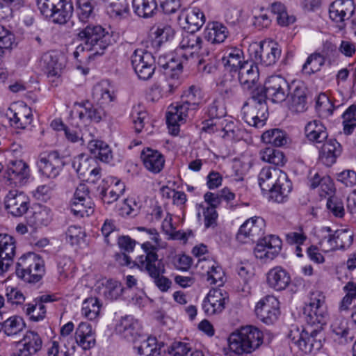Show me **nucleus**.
Here are the masks:
<instances>
[{
	"label": "nucleus",
	"mask_w": 356,
	"mask_h": 356,
	"mask_svg": "<svg viewBox=\"0 0 356 356\" xmlns=\"http://www.w3.org/2000/svg\"><path fill=\"white\" fill-rule=\"evenodd\" d=\"M303 314L309 326L300 332H297V336L294 335L292 340L302 352L309 354L320 350L323 346L321 330L327 318L325 296L323 292L317 290L309 292Z\"/></svg>",
	"instance_id": "nucleus-1"
},
{
	"label": "nucleus",
	"mask_w": 356,
	"mask_h": 356,
	"mask_svg": "<svg viewBox=\"0 0 356 356\" xmlns=\"http://www.w3.org/2000/svg\"><path fill=\"white\" fill-rule=\"evenodd\" d=\"M258 183L263 191L270 193L269 198L277 203L288 200L292 184L285 172L276 167H264L258 175Z\"/></svg>",
	"instance_id": "nucleus-2"
},
{
	"label": "nucleus",
	"mask_w": 356,
	"mask_h": 356,
	"mask_svg": "<svg viewBox=\"0 0 356 356\" xmlns=\"http://www.w3.org/2000/svg\"><path fill=\"white\" fill-rule=\"evenodd\" d=\"M77 37L84 41V44L78 45L73 52L76 59H78L80 54L86 50L91 51L88 57L102 55L109 44L110 35L99 25H87L79 31Z\"/></svg>",
	"instance_id": "nucleus-3"
},
{
	"label": "nucleus",
	"mask_w": 356,
	"mask_h": 356,
	"mask_svg": "<svg viewBox=\"0 0 356 356\" xmlns=\"http://www.w3.org/2000/svg\"><path fill=\"white\" fill-rule=\"evenodd\" d=\"M179 47L182 49L188 50V54L187 53L184 54L182 55L183 60L178 64L175 65V62L172 61L161 65L165 70H170L172 72L171 74H169V76L172 79L178 77L183 65L190 58L193 59L195 54H200L202 56L209 54V48L204 43L201 36L195 34V32H192V31L183 35Z\"/></svg>",
	"instance_id": "nucleus-4"
},
{
	"label": "nucleus",
	"mask_w": 356,
	"mask_h": 356,
	"mask_svg": "<svg viewBox=\"0 0 356 356\" xmlns=\"http://www.w3.org/2000/svg\"><path fill=\"white\" fill-rule=\"evenodd\" d=\"M261 92L252 90L251 97L242 108L243 119L249 125L261 127L265 124L268 118V107L264 96Z\"/></svg>",
	"instance_id": "nucleus-5"
},
{
	"label": "nucleus",
	"mask_w": 356,
	"mask_h": 356,
	"mask_svg": "<svg viewBox=\"0 0 356 356\" xmlns=\"http://www.w3.org/2000/svg\"><path fill=\"white\" fill-rule=\"evenodd\" d=\"M44 272V262L33 252L22 255L18 260L16 274L22 280L29 283L39 282Z\"/></svg>",
	"instance_id": "nucleus-6"
},
{
	"label": "nucleus",
	"mask_w": 356,
	"mask_h": 356,
	"mask_svg": "<svg viewBox=\"0 0 356 356\" xmlns=\"http://www.w3.org/2000/svg\"><path fill=\"white\" fill-rule=\"evenodd\" d=\"M138 231V238L143 241L141 248L143 254L138 256L135 259L134 265L138 264L139 261L143 260L149 261L150 255L159 258L157 252L159 250L165 248V243L163 242L159 232L154 228H147L145 227H138L136 228Z\"/></svg>",
	"instance_id": "nucleus-7"
},
{
	"label": "nucleus",
	"mask_w": 356,
	"mask_h": 356,
	"mask_svg": "<svg viewBox=\"0 0 356 356\" xmlns=\"http://www.w3.org/2000/svg\"><path fill=\"white\" fill-rule=\"evenodd\" d=\"M253 90L261 92L266 102L268 99L273 103H282L289 96L290 86L282 76H271L266 80L263 87H257Z\"/></svg>",
	"instance_id": "nucleus-8"
},
{
	"label": "nucleus",
	"mask_w": 356,
	"mask_h": 356,
	"mask_svg": "<svg viewBox=\"0 0 356 356\" xmlns=\"http://www.w3.org/2000/svg\"><path fill=\"white\" fill-rule=\"evenodd\" d=\"M323 232L330 233V227H323ZM354 234L351 229H341L336 230L334 234H329L327 237L322 239L319 244L323 251L328 252L332 250H346L353 244Z\"/></svg>",
	"instance_id": "nucleus-9"
},
{
	"label": "nucleus",
	"mask_w": 356,
	"mask_h": 356,
	"mask_svg": "<svg viewBox=\"0 0 356 356\" xmlns=\"http://www.w3.org/2000/svg\"><path fill=\"white\" fill-rule=\"evenodd\" d=\"M137 268L147 273L154 280L156 286L163 292L167 291L171 286L172 282L163 275L165 273V265L161 259L150 255L149 261L143 260L136 265Z\"/></svg>",
	"instance_id": "nucleus-10"
},
{
	"label": "nucleus",
	"mask_w": 356,
	"mask_h": 356,
	"mask_svg": "<svg viewBox=\"0 0 356 356\" xmlns=\"http://www.w3.org/2000/svg\"><path fill=\"white\" fill-rule=\"evenodd\" d=\"M31 176L29 165L23 160L8 161L3 173V181L8 186H22Z\"/></svg>",
	"instance_id": "nucleus-11"
},
{
	"label": "nucleus",
	"mask_w": 356,
	"mask_h": 356,
	"mask_svg": "<svg viewBox=\"0 0 356 356\" xmlns=\"http://www.w3.org/2000/svg\"><path fill=\"white\" fill-rule=\"evenodd\" d=\"M131 64L138 78L148 80L154 73L156 66L154 58L150 52L137 49L131 55Z\"/></svg>",
	"instance_id": "nucleus-12"
},
{
	"label": "nucleus",
	"mask_w": 356,
	"mask_h": 356,
	"mask_svg": "<svg viewBox=\"0 0 356 356\" xmlns=\"http://www.w3.org/2000/svg\"><path fill=\"white\" fill-rule=\"evenodd\" d=\"M64 161L56 152H43L38 156L37 166L39 172L48 178H56L61 171Z\"/></svg>",
	"instance_id": "nucleus-13"
},
{
	"label": "nucleus",
	"mask_w": 356,
	"mask_h": 356,
	"mask_svg": "<svg viewBox=\"0 0 356 356\" xmlns=\"http://www.w3.org/2000/svg\"><path fill=\"white\" fill-rule=\"evenodd\" d=\"M265 222L260 217H253L248 219L240 227L236 239L241 243L254 242L264 234Z\"/></svg>",
	"instance_id": "nucleus-14"
},
{
	"label": "nucleus",
	"mask_w": 356,
	"mask_h": 356,
	"mask_svg": "<svg viewBox=\"0 0 356 356\" xmlns=\"http://www.w3.org/2000/svg\"><path fill=\"white\" fill-rule=\"evenodd\" d=\"M281 239L275 235H268L259 240L257 244L254 254L257 259L261 260H273L282 249Z\"/></svg>",
	"instance_id": "nucleus-15"
},
{
	"label": "nucleus",
	"mask_w": 356,
	"mask_h": 356,
	"mask_svg": "<svg viewBox=\"0 0 356 356\" xmlns=\"http://www.w3.org/2000/svg\"><path fill=\"white\" fill-rule=\"evenodd\" d=\"M255 314L262 322L273 323L280 314L279 302L273 296H266L261 298L256 305Z\"/></svg>",
	"instance_id": "nucleus-16"
},
{
	"label": "nucleus",
	"mask_w": 356,
	"mask_h": 356,
	"mask_svg": "<svg viewBox=\"0 0 356 356\" xmlns=\"http://www.w3.org/2000/svg\"><path fill=\"white\" fill-rule=\"evenodd\" d=\"M70 207L75 215L88 216L93 212V203L89 196L88 186L84 184H79L71 201Z\"/></svg>",
	"instance_id": "nucleus-17"
},
{
	"label": "nucleus",
	"mask_w": 356,
	"mask_h": 356,
	"mask_svg": "<svg viewBox=\"0 0 356 356\" xmlns=\"http://www.w3.org/2000/svg\"><path fill=\"white\" fill-rule=\"evenodd\" d=\"M4 204L9 213L15 217H20L29 209V198L24 192L12 190L6 195Z\"/></svg>",
	"instance_id": "nucleus-18"
},
{
	"label": "nucleus",
	"mask_w": 356,
	"mask_h": 356,
	"mask_svg": "<svg viewBox=\"0 0 356 356\" xmlns=\"http://www.w3.org/2000/svg\"><path fill=\"white\" fill-rule=\"evenodd\" d=\"M115 330L118 334L130 342L135 343L140 338L144 337L140 323L131 316L122 318L117 324Z\"/></svg>",
	"instance_id": "nucleus-19"
},
{
	"label": "nucleus",
	"mask_w": 356,
	"mask_h": 356,
	"mask_svg": "<svg viewBox=\"0 0 356 356\" xmlns=\"http://www.w3.org/2000/svg\"><path fill=\"white\" fill-rule=\"evenodd\" d=\"M42 339L35 331H27L19 341L20 348L10 356H33L42 348Z\"/></svg>",
	"instance_id": "nucleus-20"
},
{
	"label": "nucleus",
	"mask_w": 356,
	"mask_h": 356,
	"mask_svg": "<svg viewBox=\"0 0 356 356\" xmlns=\"http://www.w3.org/2000/svg\"><path fill=\"white\" fill-rule=\"evenodd\" d=\"M355 11V4L353 0H336L330 6V18L339 23L340 29L343 28L344 22L349 19Z\"/></svg>",
	"instance_id": "nucleus-21"
},
{
	"label": "nucleus",
	"mask_w": 356,
	"mask_h": 356,
	"mask_svg": "<svg viewBox=\"0 0 356 356\" xmlns=\"http://www.w3.org/2000/svg\"><path fill=\"white\" fill-rule=\"evenodd\" d=\"M16 244L14 238L7 234H0V275L6 272L15 255Z\"/></svg>",
	"instance_id": "nucleus-22"
},
{
	"label": "nucleus",
	"mask_w": 356,
	"mask_h": 356,
	"mask_svg": "<svg viewBox=\"0 0 356 356\" xmlns=\"http://www.w3.org/2000/svg\"><path fill=\"white\" fill-rule=\"evenodd\" d=\"M238 71V79L244 90L252 91L257 87L259 73L257 65L253 61L246 60Z\"/></svg>",
	"instance_id": "nucleus-23"
},
{
	"label": "nucleus",
	"mask_w": 356,
	"mask_h": 356,
	"mask_svg": "<svg viewBox=\"0 0 356 356\" xmlns=\"http://www.w3.org/2000/svg\"><path fill=\"white\" fill-rule=\"evenodd\" d=\"M40 65L47 74L48 78L58 79L65 67L57 53L54 51L44 53L40 58Z\"/></svg>",
	"instance_id": "nucleus-24"
},
{
	"label": "nucleus",
	"mask_w": 356,
	"mask_h": 356,
	"mask_svg": "<svg viewBox=\"0 0 356 356\" xmlns=\"http://www.w3.org/2000/svg\"><path fill=\"white\" fill-rule=\"evenodd\" d=\"M76 113L83 122H99L106 116V112L99 105H92L89 102L75 104Z\"/></svg>",
	"instance_id": "nucleus-25"
},
{
	"label": "nucleus",
	"mask_w": 356,
	"mask_h": 356,
	"mask_svg": "<svg viewBox=\"0 0 356 356\" xmlns=\"http://www.w3.org/2000/svg\"><path fill=\"white\" fill-rule=\"evenodd\" d=\"M226 296L221 290H210L202 302V309L207 316L219 314L225 309Z\"/></svg>",
	"instance_id": "nucleus-26"
},
{
	"label": "nucleus",
	"mask_w": 356,
	"mask_h": 356,
	"mask_svg": "<svg viewBox=\"0 0 356 356\" xmlns=\"http://www.w3.org/2000/svg\"><path fill=\"white\" fill-rule=\"evenodd\" d=\"M140 157L145 168L151 173L158 174L165 166V157L158 150L145 148L142 151Z\"/></svg>",
	"instance_id": "nucleus-27"
},
{
	"label": "nucleus",
	"mask_w": 356,
	"mask_h": 356,
	"mask_svg": "<svg viewBox=\"0 0 356 356\" xmlns=\"http://www.w3.org/2000/svg\"><path fill=\"white\" fill-rule=\"evenodd\" d=\"M204 95L201 89L195 86H190L181 96V109L190 113L198 110L204 104Z\"/></svg>",
	"instance_id": "nucleus-28"
},
{
	"label": "nucleus",
	"mask_w": 356,
	"mask_h": 356,
	"mask_svg": "<svg viewBox=\"0 0 356 356\" xmlns=\"http://www.w3.org/2000/svg\"><path fill=\"white\" fill-rule=\"evenodd\" d=\"M281 55V49L276 43L261 44L255 51L254 59L265 66L276 63Z\"/></svg>",
	"instance_id": "nucleus-29"
},
{
	"label": "nucleus",
	"mask_w": 356,
	"mask_h": 356,
	"mask_svg": "<svg viewBox=\"0 0 356 356\" xmlns=\"http://www.w3.org/2000/svg\"><path fill=\"white\" fill-rule=\"evenodd\" d=\"M306 138L317 147L324 143L328 137L325 125L319 120H314L307 123L305 127Z\"/></svg>",
	"instance_id": "nucleus-30"
},
{
	"label": "nucleus",
	"mask_w": 356,
	"mask_h": 356,
	"mask_svg": "<svg viewBox=\"0 0 356 356\" xmlns=\"http://www.w3.org/2000/svg\"><path fill=\"white\" fill-rule=\"evenodd\" d=\"M319 158L323 163L330 166L336 162L337 156L341 154V145L335 139H327L319 145Z\"/></svg>",
	"instance_id": "nucleus-31"
},
{
	"label": "nucleus",
	"mask_w": 356,
	"mask_h": 356,
	"mask_svg": "<svg viewBox=\"0 0 356 356\" xmlns=\"http://www.w3.org/2000/svg\"><path fill=\"white\" fill-rule=\"evenodd\" d=\"M289 108L296 113H302L307 108V88L302 83H298L289 94Z\"/></svg>",
	"instance_id": "nucleus-32"
},
{
	"label": "nucleus",
	"mask_w": 356,
	"mask_h": 356,
	"mask_svg": "<svg viewBox=\"0 0 356 356\" xmlns=\"http://www.w3.org/2000/svg\"><path fill=\"white\" fill-rule=\"evenodd\" d=\"M291 282L289 273L281 266H275L267 273V283L276 291L285 289Z\"/></svg>",
	"instance_id": "nucleus-33"
},
{
	"label": "nucleus",
	"mask_w": 356,
	"mask_h": 356,
	"mask_svg": "<svg viewBox=\"0 0 356 356\" xmlns=\"http://www.w3.org/2000/svg\"><path fill=\"white\" fill-rule=\"evenodd\" d=\"M228 34L227 28L218 22L208 23L203 32L204 38L211 44L223 42Z\"/></svg>",
	"instance_id": "nucleus-34"
},
{
	"label": "nucleus",
	"mask_w": 356,
	"mask_h": 356,
	"mask_svg": "<svg viewBox=\"0 0 356 356\" xmlns=\"http://www.w3.org/2000/svg\"><path fill=\"white\" fill-rule=\"evenodd\" d=\"M74 338L76 343L84 350H89L95 344V332L91 325L86 322L79 324Z\"/></svg>",
	"instance_id": "nucleus-35"
},
{
	"label": "nucleus",
	"mask_w": 356,
	"mask_h": 356,
	"mask_svg": "<svg viewBox=\"0 0 356 356\" xmlns=\"http://www.w3.org/2000/svg\"><path fill=\"white\" fill-rule=\"evenodd\" d=\"M188 111L181 109V104L170 106L166 114V122L170 131L177 135L179 131V124L185 122L189 115Z\"/></svg>",
	"instance_id": "nucleus-36"
},
{
	"label": "nucleus",
	"mask_w": 356,
	"mask_h": 356,
	"mask_svg": "<svg viewBox=\"0 0 356 356\" xmlns=\"http://www.w3.org/2000/svg\"><path fill=\"white\" fill-rule=\"evenodd\" d=\"M249 351L252 353L263 343V333L253 325H246L239 329Z\"/></svg>",
	"instance_id": "nucleus-37"
},
{
	"label": "nucleus",
	"mask_w": 356,
	"mask_h": 356,
	"mask_svg": "<svg viewBox=\"0 0 356 356\" xmlns=\"http://www.w3.org/2000/svg\"><path fill=\"white\" fill-rule=\"evenodd\" d=\"M92 97L93 101L101 106L108 105L115 99L113 92L106 82L96 84L92 88Z\"/></svg>",
	"instance_id": "nucleus-38"
},
{
	"label": "nucleus",
	"mask_w": 356,
	"mask_h": 356,
	"mask_svg": "<svg viewBox=\"0 0 356 356\" xmlns=\"http://www.w3.org/2000/svg\"><path fill=\"white\" fill-rule=\"evenodd\" d=\"M88 148L91 154L102 162L109 163L113 159L109 145L102 140L91 138L88 141Z\"/></svg>",
	"instance_id": "nucleus-39"
},
{
	"label": "nucleus",
	"mask_w": 356,
	"mask_h": 356,
	"mask_svg": "<svg viewBox=\"0 0 356 356\" xmlns=\"http://www.w3.org/2000/svg\"><path fill=\"white\" fill-rule=\"evenodd\" d=\"M73 10L74 7L70 0H59L53 15L49 18L54 23L64 24L72 17Z\"/></svg>",
	"instance_id": "nucleus-40"
},
{
	"label": "nucleus",
	"mask_w": 356,
	"mask_h": 356,
	"mask_svg": "<svg viewBox=\"0 0 356 356\" xmlns=\"http://www.w3.org/2000/svg\"><path fill=\"white\" fill-rule=\"evenodd\" d=\"M201 264L202 268L207 270V281L210 284H218L220 286L223 284L225 277L224 271L216 261L203 259Z\"/></svg>",
	"instance_id": "nucleus-41"
},
{
	"label": "nucleus",
	"mask_w": 356,
	"mask_h": 356,
	"mask_svg": "<svg viewBox=\"0 0 356 356\" xmlns=\"http://www.w3.org/2000/svg\"><path fill=\"white\" fill-rule=\"evenodd\" d=\"M222 62L225 67L229 68L230 71H237L243 65V53L238 48H228L222 57Z\"/></svg>",
	"instance_id": "nucleus-42"
},
{
	"label": "nucleus",
	"mask_w": 356,
	"mask_h": 356,
	"mask_svg": "<svg viewBox=\"0 0 356 356\" xmlns=\"http://www.w3.org/2000/svg\"><path fill=\"white\" fill-rule=\"evenodd\" d=\"M188 29L192 32L198 31L205 23V15L199 8H191L186 10L184 16Z\"/></svg>",
	"instance_id": "nucleus-43"
},
{
	"label": "nucleus",
	"mask_w": 356,
	"mask_h": 356,
	"mask_svg": "<svg viewBox=\"0 0 356 356\" xmlns=\"http://www.w3.org/2000/svg\"><path fill=\"white\" fill-rule=\"evenodd\" d=\"M132 4L135 13L144 18L152 17L157 8L155 0H133Z\"/></svg>",
	"instance_id": "nucleus-44"
},
{
	"label": "nucleus",
	"mask_w": 356,
	"mask_h": 356,
	"mask_svg": "<svg viewBox=\"0 0 356 356\" xmlns=\"http://www.w3.org/2000/svg\"><path fill=\"white\" fill-rule=\"evenodd\" d=\"M245 341L239 329L236 330L228 338L229 350L238 355L250 353Z\"/></svg>",
	"instance_id": "nucleus-45"
},
{
	"label": "nucleus",
	"mask_w": 356,
	"mask_h": 356,
	"mask_svg": "<svg viewBox=\"0 0 356 356\" xmlns=\"http://www.w3.org/2000/svg\"><path fill=\"white\" fill-rule=\"evenodd\" d=\"M102 304L95 297H90L83 300L82 303L81 314L89 320L95 319L99 314Z\"/></svg>",
	"instance_id": "nucleus-46"
},
{
	"label": "nucleus",
	"mask_w": 356,
	"mask_h": 356,
	"mask_svg": "<svg viewBox=\"0 0 356 356\" xmlns=\"http://www.w3.org/2000/svg\"><path fill=\"white\" fill-rule=\"evenodd\" d=\"M125 190L124 183L117 180L114 185L108 189H102L100 192V197L104 203L111 204L115 202Z\"/></svg>",
	"instance_id": "nucleus-47"
},
{
	"label": "nucleus",
	"mask_w": 356,
	"mask_h": 356,
	"mask_svg": "<svg viewBox=\"0 0 356 356\" xmlns=\"http://www.w3.org/2000/svg\"><path fill=\"white\" fill-rule=\"evenodd\" d=\"M99 292L109 300L117 299L122 293L123 289L121 283L117 280H108L105 283L102 284V287L99 286Z\"/></svg>",
	"instance_id": "nucleus-48"
},
{
	"label": "nucleus",
	"mask_w": 356,
	"mask_h": 356,
	"mask_svg": "<svg viewBox=\"0 0 356 356\" xmlns=\"http://www.w3.org/2000/svg\"><path fill=\"white\" fill-rule=\"evenodd\" d=\"M261 139L265 143L271 144L275 147L283 146L287 142L286 134L278 129L265 131L261 136Z\"/></svg>",
	"instance_id": "nucleus-49"
},
{
	"label": "nucleus",
	"mask_w": 356,
	"mask_h": 356,
	"mask_svg": "<svg viewBox=\"0 0 356 356\" xmlns=\"http://www.w3.org/2000/svg\"><path fill=\"white\" fill-rule=\"evenodd\" d=\"M161 344H158L155 337H147L142 340L136 347L138 353L145 356H156L160 354Z\"/></svg>",
	"instance_id": "nucleus-50"
},
{
	"label": "nucleus",
	"mask_w": 356,
	"mask_h": 356,
	"mask_svg": "<svg viewBox=\"0 0 356 356\" xmlns=\"http://www.w3.org/2000/svg\"><path fill=\"white\" fill-rule=\"evenodd\" d=\"M259 154L263 161L272 163L275 165H283L285 163V157L283 153L272 147H266L261 149Z\"/></svg>",
	"instance_id": "nucleus-51"
},
{
	"label": "nucleus",
	"mask_w": 356,
	"mask_h": 356,
	"mask_svg": "<svg viewBox=\"0 0 356 356\" xmlns=\"http://www.w3.org/2000/svg\"><path fill=\"white\" fill-rule=\"evenodd\" d=\"M25 327V323L22 318L13 316L6 320L2 325L5 334L8 336H13L22 332Z\"/></svg>",
	"instance_id": "nucleus-52"
},
{
	"label": "nucleus",
	"mask_w": 356,
	"mask_h": 356,
	"mask_svg": "<svg viewBox=\"0 0 356 356\" xmlns=\"http://www.w3.org/2000/svg\"><path fill=\"white\" fill-rule=\"evenodd\" d=\"M325 63L323 56L320 54H312L307 59L302 66V72L306 74H311L320 70Z\"/></svg>",
	"instance_id": "nucleus-53"
},
{
	"label": "nucleus",
	"mask_w": 356,
	"mask_h": 356,
	"mask_svg": "<svg viewBox=\"0 0 356 356\" xmlns=\"http://www.w3.org/2000/svg\"><path fill=\"white\" fill-rule=\"evenodd\" d=\"M316 110L320 116L327 118L332 115L334 105L325 94H320L316 101Z\"/></svg>",
	"instance_id": "nucleus-54"
},
{
	"label": "nucleus",
	"mask_w": 356,
	"mask_h": 356,
	"mask_svg": "<svg viewBox=\"0 0 356 356\" xmlns=\"http://www.w3.org/2000/svg\"><path fill=\"white\" fill-rule=\"evenodd\" d=\"M25 312L30 318L34 321H39L43 319L46 313V308L44 304L34 300L33 302L25 305Z\"/></svg>",
	"instance_id": "nucleus-55"
},
{
	"label": "nucleus",
	"mask_w": 356,
	"mask_h": 356,
	"mask_svg": "<svg viewBox=\"0 0 356 356\" xmlns=\"http://www.w3.org/2000/svg\"><path fill=\"white\" fill-rule=\"evenodd\" d=\"M342 118L344 133L348 135L352 134L356 127V105L350 106L343 113Z\"/></svg>",
	"instance_id": "nucleus-56"
},
{
	"label": "nucleus",
	"mask_w": 356,
	"mask_h": 356,
	"mask_svg": "<svg viewBox=\"0 0 356 356\" xmlns=\"http://www.w3.org/2000/svg\"><path fill=\"white\" fill-rule=\"evenodd\" d=\"M92 0H76L77 15L80 22L86 23L93 13Z\"/></svg>",
	"instance_id": "nucleus-57"
},
{
	"label": "nucleus",
	"mask_w": 356,
	"mask_h": 356,
	"mask_svg": "<svg viewBox=\"0 0 356 356\" xmlns=\"http://www.w3.org/2000/svg\"><path fill=\"white\" fill-rule=\"evenodd\" d=\"M170 353L172 356H204L201 350H192L186 343L182 342H175L171 346Z\"/></svg>",
	"instance_id": "nucleus-58"
},
{
	"label": "nucleus",
	"mask_w": 356,
	"mask_h": 356,
	"mask_svg": "<svg viewBox=\"0 0 356 356\" xmlns=\"http://www.w3.org/2000/svg\"><path fill=\"white\" fill-rule=\"evenodd\" d=\"M129 3L127 0H113L108 8V13L112 17H122L128 14Z\"/></svg>",
	"instance_id": "nucleus-59"
},
{
	"label": "nucleus",
	"mask_w": 356,
	"mask_h": 356,
	"mask_svg": "<svg viewBox=\"0 0 356 356\" xmlns=\"http://www.w3.org/2000/svg\"><path fill=\"white\" fill-rule=\"evenodd\" d=\"M65 236L66 241L74 245H79L83 241L86 233L81 227L72 225L67 228Z\"/></svg>",
	"instance_id": "nucleus-60"
},
{
	"label": "nucleus",
	"mask_w": 356,
	"mask_h": 356,
	"mask_svg": "<svg viewBox=\"0 0 356 356\" xmlns=\"http://www.w3.org/2000/svg\"><path fill=\"white\" fill-rule=\"evenodd\" d=\"M14 43V34L0 24V58L3 54V49H11Z\"/></svg>",
	"instance_id": "nucleus-61"
},
{
	"label": "nucleus",
	"mask_w": 356,
	"mask_h": 356,
	"mask_svg": "<svg viewBox=\"0 0 356 356\" xmlns=\"http://www.w3.org/2000/svg\"><path fill=\"white\" fill-rule=\"evenodd\" d=\"M153 34L155 38L158 39V42L161 43L173 38L175 31L172 26L168 24H160L156 27Z\"/></svg>",
	"instance_id": "nucleus-62"
},
{
	"label": "nucleus",
	"mask_w": 356,
	"mask_h": 356,
	"mask_svg": "<svg viewBox=\"0 0 356 356\" xmlns=\"http://www.w3.org/2000/svg\"><path fill=\"white\" fill-rule=\"evenodd\" d=\"M59 0H36L38 8L42 15L49 18L53 15V11L56 8Z\"/></svg>",
	"instance_id": "nucleus-63"
},
{
	"label": "nucleus",
	"mask_w": 356,
	"mask_h": 356,
	"mask_svg": "<svg viewBox=\"0 0 356 356\" xmlns=\"http://www.w3.org/2000/svg\"><path fill=\"white\" fill-rule=\"evenodd\" d=\"M74 264L69 258H62L58 263V271L60 279L66 280L71 276Z\"/></svg>",
	"instance_id": "nucleus-64"
}]
</instances>
